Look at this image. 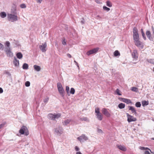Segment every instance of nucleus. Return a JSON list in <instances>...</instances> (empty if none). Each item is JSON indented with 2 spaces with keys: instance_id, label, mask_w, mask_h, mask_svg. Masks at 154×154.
I'll list each match as a JSON object with an SVG mask.
<instances>
[{
  "instance_id": "79ce46f5",
  "label": "nucleus",
  "mask_w": 154,
  "mask_h": 154,
  "mask_svg": "<svg viewBox=\"0 0 154 154\" xmlns=\"http://www.w3.org/2000/svg\"><path fill=\"white\" fill-rule=\"evenodd\" d=\"M4 73L8 75V76H10L11 75V74L10 72L7 70H5L4 71Z\"/></svg>"
},
{
  "instance_id": "052dcab7",
  "label": "nucleus",
  "mask_w": 154,
  "mask_h": 154,
  "mask_svg": "<svg viewBox=\"0 0 154 154\" xmlns=\"http://www.w3.org/2000/svg\"><path fill=\"white\" fill-rule=\"evenodd\" d=\"M95 1L97 3H100L99 0H95Z\"/></svg>"
},
{
  "instance_id": "cd10ccee",
  "label": "nucleus",
  "mask_w": 154,
  "mask_h": 154,
  "mask_svg": "<svg viewBox=\"0 0 154 154\" xmlns=\"http://www.w3.org/2000/svg\"><path fill=\"white\" fill-rule=\"evenodd\" d=\"M146 61L149 63L154 64V59H147Z\"/></svg>"
},
{
  "instance_id": "473e14b6",
  "label": "nucleus",
  "mask_w": 154,
  "mask_h": 154,
  "mask_svg": "<svg viewBox=\"0 0 154 154\" xmlns=\"http://www.w3.org/2000/svg\"><path fill=\"white\" fill-rule=\"evenodd\" d=\"M114 55L116 57L120 55V53L118 50H116L114 53Z\"/></svg>"
},
{
  "instance_id": "c03bdc74",
  "label": "nucleus",
  "mask_w": 154,
  "mask_h": 154,
  "mask_svg": "<svg viewBox=\"0 0 154 154\" xmlns=\"http://www.w3.org/2000/svg\"><path fill=\"white\" fill-rule=\"evenodd\" d=\"M25 85L26 87H29L30 85V82L29 81H27L25 83Z\"/></svg>"
},
{
  "instance_id": "c85d7f7f",
  "label": "nucleus",
  "mask_w": 154,
  "mask_h": 154,
  "mask_svg": "<svg viewBox=\"0 0 154 154\" xmlns=\"http://www.w3.org/2000/svg\"><path fill=\"white\" fill-rule=\"evenodd\" d=\"M133 38L134 41L139 40V35H133Z\"/></svg>"
},
{
  "instance_id": "412c9836",
  "label": "nucleus",
  "mask_w": 154,
  "mask_h": 154,
  "mask_svg": "<svg viewBox=\"0 0 154 154\" xmlns=\"http://www.w3.org/2000/svg\"><path fill=\"white\" fill-rule=\"evenodd\" d=\"M71 121V119H67L63 121L62 123L63 125H66L69 124Z\"/></svg>"
},
{
  "instance_id": "a211bd4d",
  "label": "nucleus",
  "mask_w": 154,
  "mask_h": 154,
  "mask_svg": "<svg viewBox=\"0 0 154 154\" xmlns=\"http://www.w3.org/2000/svg\"><path fill=\"white\" fill-rule=\"evenodd\" d=\"M134 42L135 45L138 47H140L142 45V42L139 40L134 41Z\"/></svg>"
},
{
  "instance_id": "c756f323",
  "label": "nucleus",
  "mask_w": 154,
  "mask_h": 154,
  "mask_svg": "<svg viewBox=\"0 0 154 154\" xmlns=\"http://www.w3.org/2000/svg\"><path fill=\"white\" fill-rule=\"evenodd\" d=\"M28 65L27 64L24 63L23 66V68L24 69H27L28 68Z\"/></svg>"
},
{
  "instance_id": "09e8293b",
  "label": "nucleus",
  "mask_w": 154,
  "mask_h": 154,
  "mask_svg": "<svg viewBox=\"0 0 154 154\" xmlns=\"http://www.w3.org/2000/svg\"><path fill=\"white\" fill-rule=\"evenodd\" d=\"M75 149L76 151H79V148L77 146H75Z\"/></svg>"
},
{
  "instance_id": "b1692460",
  "label": "nucleus",
  "mask_w": 154,
  "mask_h": 154,
  "mask_svg": "<svg viewBox=\"0 0 154 154\" xmlns=\"http://www.w3.org/2000/svg\"><path fill=\"white\" fill-rule=\"evenodd\" d=\"M34 67L35 69L37 71H39L41 70V67L38 66L37 65H34Z\"/></svg>"
},
{
  "instance_id": "72a5a7b5",
  "label": "nucleus",
  "mask_w": 154,
  "mask_h": 154,
  "mask_svg": "<svg viewBox=\"0 0 154 154\" xmlns=\"http://www.w3.org/2000/svg\"><path fill=\"white\" fill-rule=\"evenodd\" d=\"M106 5L109 7H111L112 6V4L109 1H107L106 2Z\"/></svg>"
},
{
  "instance_id": "5fc2aeb1",
  "label": "nucleus",
  "mask_w": 154,
  "mask_h": 154,
  "mask_svg": "<svg viewBox=\"0 0 154 154\" xmlns=\"http://www.w3.org/2000/svg\"><path fill=\"white\" fill-rule=\"evenodd\" d=\"M3 92V90L2 89V88H0V94L2 93Z\"/></svg>"
},
{
  "instance_id": "f704fd0d",
  "label": "nucleus",
  "mask_w": 154,
  "mask_h": 154,
  "mask_svg": "<svg viewBox=\"0 0 154 154\" xmlns=\"http://www.w3.org/2000/svg\"><path fill=\"white\" fill-rule=\"evenodd\" d=\"M131 90L132 91L137 92L138 91V89L136 87H132L131 88Z\"/></svg>"
},
{
  "instance_id": "5701e85b",
  "label": "nucleus",
  "mask_w": 154,
  "mask_h": 154,
  "mask_svg": "<svg viewBox=\"0 0 154 154\" xmlns=\"http://www.w3.org/2000/svg\"><path fill=\"white\" fill-rule=\"evenodd\" d=\"M79 120L81 121H85L87 122H89L90 121L89 120L87 117H86L80 118L79 119Z\"/></svg>"
},
{
  "instance_id": "7ed1b4c3",
  "label": "nucleus",
  "mask_w": 154,
  "mask_h": 154,
  "mask_svg": "<svg viewBox=\"0 0 154 154\" xmlns=\"http://www.w3.org/2000/svg\"><path fill=\"white\" fill-rule=\"evenodd\" d=\"M19 133L22 134H25V135L27 136L29 134V132L27 128L24 126H23L19 131Z\"/></svg>"
},
{
  "instance_id": "bf43d9fd",
  "label": "nucleus",
  "mask_w": 154,
  "mask_h": 154,
  "mask_svg": "<svg viewBox=\"0 0 154 154\" xmlns=\"http://www.w3.org/2000/svg\"><path fill=\"white\" fill-rule=\"evenodd\" d=\"M76 154H82L80 152H77L76 153Z\"/></svg>"
},
{
  "instance_id": "0e129e2a",
  "label": "nucleus",
  "mask_w": 154,
  "mask_h": 154,
  "mask_svg": "<svg viewBox=\"0 0 154 154\" xmlns=\"http://www.w3.org/2000/svg\"><path fill=\"white\" fill-rule=\"evenodd\" d=\"M74 62L75 63H77V62H76L75 60L74 61Z\"/></svg>"
},
{
  "instance_id": "1a4fd4ad",
  "label": "nucleus",
  "mask_w": 154,
  "mask_h": 154,
  "mask_svg": "<svg viewBox=\"0 0 154 154\" xmlns=\"http://www.w3.org/2000/svg\"><path fill=\"white\" fill-rule=\"evenodd\" d=\"M47 43L46 42L42 45H39V48L43 52H45L46 51Z\"/></svg>"
},
{
  "instance_id": "393cba45",
  "label": "nucleus",
  "mask_w": 154,
  "mask_h": 154,
  "mask_svg": "<svg viewBox=\"0 0 154 154\" xmlns=\"http://www.w3.org/2000/svg\"><path fill=\"white\" fill-rule=\"evenodd\" d=\"M118 106L119 108L120 109H122L125 107V105L124 103H121L119 104Z\"/></svg>"
},
{
  "instance_id": "69168bd1",
  "label": "nucleus",
  "mask_w": 154,
  "mask_h": 154,
  "mask_svg": "<svg viewBox=\"0 0 154 154\" xmlns=\"http://www.w3.org/2000/svg\"><path fill=\"white\" fill-rule=\"evenodd\" d=\"M153 71L154 72V67L153 68Z\"/></svg>"
},
{
  "instance_id": "49530a36",
  "label": "nucleus",
  "mask_w": 154,
  "mask_h": 154,
  "mask_svg": "<svg viewBox=\"0 0 154 154\" xmlns=\"http://www.w3.org/2000/svg\"><path fill=\"white\" fill-rule=\"evenodd\" d=\"M4 48V46L3 45H2V44L0 43V49H2V50Z\"/></svg>"
},
{
  "instance_id": "6e6552de",
  "label": "nucleus",
  "mask_w": 154,
  "mask_h": 154,
  "mask_svg": "<svg viewBox=\"0 0 154 154\" xmlns=\"http://www.w3.org/2000/svg\"><path fill=\"white\" fill-rule=\"evenodd\" d=\"M99 49V48H94L88 51L87 53V54L89 56L91 54L96 53L98 51Z\"/></svg>"
},
{
  "instance_id": "338daca9",
  "label": "nucleus",
  "mask_w": 154,
  "mask_h": 154,
  "mask_svg": "<svg viewBox=\"0 0 154 154\" xmlns=\"http://www.w3.org/2000/svg\"><path fill=\"white\" fill-rule=\"evenodd\" d=\"M152 139H153V140H154V138H152Z\"/></svg>"
},
{
  "instance_id": "6e6d98bb",
  "label": "nucleus",
  "mask_w": 154,
  "mask_h": 154,
  "mask_svg": "<svg viewBox=\"0 0 154 154\" xmlns=\"http://www.w3.org/2000/svg\"><path fill=\"white\" fill-rule=\"evenodd\" d=\"M98 132H99V133H102V130L101 129H98Z\"/></svg>"
},
{
  "instance_id": "6ab92c4d",
  "label": "nucleus",
  "mask_w": 154,
  "mask_h": 154,
  "mask_svg": "<svg viewBox=\"0 0 154 154\" xmlns=\"http://www.w3.org/2000/svg\"><path fill=\"white\" fill-rule=\"evenodd\" d=\"M129 110H131L132 113H134L135 115L137 114L135 108L132 106H129Z\"/></svg>"
},
{
  "instance_id": "37998d69",
  "label": "nucleus",
  "mask_w": 154,
  "mask_h": 154,
  "mask_svg": "<svg viewBox=\"0 0 154 154\" xmlns=\"http://www.w3.org/2000/svg\"><path fill=\"white\" fill-rule=\"evenodd\" d=\"M103 8L104 10H106L107 11H109L110 9L109 8L105 6H103Z\"/></svg>"
},
{
  "instance_id": "a878e982",
  "label": "nucleus",
  "mask_w": 154,
  "mask_h": 154,
  "mask_svg": "<svg viewBox=\"0 0 154 154\" xmlns=\"http://www.w3.org/2000/svg\"><path fill=\"white\" fill-rule=\"evenodd\" d=\"M16 56L17 58L21 59L23 57V55L21 52H19L17 54Z\"/></svg>"
},
{
  "instance_id": "13d9d810",
  "label": "nucleus",
  "mask_w": 154,
  "mask_h": 154,
  "mask_svg": "<svg viewBox=\"0 0 154 154\" xmlns=\"http://www.w3.org/2000/svg\"><path fill=\"white\" fill-rule=\"evenodd\" d=\"M141 33L142 34L144 33L143 30L142 29H141Z\"/></svg>"
},
{
  "instance_id": "2eb2a0df",
  "label": "nucleus",
  "mask_w": 154,
  "mask_h": 154,
  "mask_svg": "<svg viewBox=\"0 0 154 154\" xmlns=\"http://www.w3.org/2000/svg\"><path fill=\"white\" fill-rule=\"evenodd\" d=\"M146 34L148 38L150 40H151L152 39V38L151 37V34L150 31L148 30L147 31Z\"/></svg>"
},
{
  "instance_id": "4468645a",
  "label": "nucleus",
  "mask_w": 154,
  "mask_h": 154,
  "mask_svg": "<svg viewBox=\"0 0 154 154\" xmlns=\"http://www.w3.org/2000/svg\"><path fill=\"white\" fill-rule=\"evenodd\" d=\"M137 54V51L136 50H134L133 51V52H132L131 55L133 58L136 59L138 57Z\"/></svg>"
},
{
  "instance_id": "4be33fe9",
  "label": "nucleus",
  "mask_w": 154,
  "mask_h": 154,
  "mask_svg": "<svg viewBox=\"0 0 154 154\" xmlns=\"http://www.w3.org/2000/svg\"><path fill=\"white\" fill-rule=\"evenodd\" d=\"M133 35H138V31L137 28L135 27H134L133 29Z\"/></svg>"
},
{
  "instance_id": "bb28decb",
  "label": "nucleus",
  "mask_w": 154,
  "mask_h": 154,
  "mask_svg": "<svg viewBox=\"0 0 154 154\" xmlns=\"http://www.w3.org/2000/svg\"><path fill=\"white\" fill-rule=\"evenodd\" d=\"M0 16L2 18L5 17L6 16V14L4 12H1L0 13Z\"/></svg>"
},
{
  "instance_id": "ea45409f",
  "label": "nucleus",
  "mask_w": 154,
  "mask_h": 154,
  "mask_svg": "<svg viewBox=\"0 0 154 154\" xmlns=\"http://www.w3.org/2000/svg\"><path fill=\"white\" fill-rule=\"evenodd\" d=\"M141 104L140 102H136L135 103V106L137 107H140L141 106Z\"/></svg>"
},
{
  "instance_id": "9d476101",
  "label": "nucleus",
  "mask_w": 154,
  "mask_h": 154,
  "mask_svg": "<svg viewBox=\"0 0 154 154\" xmlns=\"http://www.w3.org/2000/svg\"><path fill=\"white\" fill-rule=\"evenodd\" d=\"M77 139L81 142L82 141L87 140H88V138L85 135L82 134L81 136L78 137Z\"/></svg>"
},
{
  "instance_id": "603ef678",
  "label": "nucleus",
  "mask_w": 154,
  "mask_h": 154,
  "mask_svg": "<svg viewBox=\"0 0 154 154\" xmlns=\"http://www.w3.org/2000/svg\"><path fill=\"white\" fill-rule=\"evenodd\" d=\"M81 22L82 24L84 23L85 21H84V20L83 18H82V20L81 21Z\"/></svg>"
},
{
  "instance_id": "f257e3e1",
  "label": "nucleus",
  "mask_w": 154,
  "mask_h": 154,
  "mask_svg": "<svg viewBox=\"0 0 154 154\" xmlns=\"http://www.w3.org/2000/svg\"><path fill=\"white\" fill-rule=\"evenodd\" d=\"M10 43L9 41H6L5 44V47L4 51L7 56L9 57H12L13 56V54L12 52V49L10 47Z\"/></svg>"
},
{
  "instance_id": "dca6fc26",
  "label": "nucleus",
  "mask_w": 154,
  "mask_h": 154,
  "mask_svg": "<svg viewBox=\"0 0 154 154\" xmlns=\"http://www.w3.org/2000/svg\"><path fill=\"white\" fill-rule=\"evenodd\" d=\"M96 116H97V118L99 120L101 121L102 120L103 118V116L100 112L98 114H96Z\"/></svg>"
},
{
  "instance_id": "c9c22d12",
  "label": "nucleus",
  "mask_w": 154,
  "mask_h": 154,
  "mask_svg": "<svg viewBox=\"0 0 154 154\" xmlns=\"http://www.w3.org/2000/svg\"><path fill=\"white\" fill-rule=\"evenodd\" d=\"M75 92V90L73 88H71L70 89V91L69 92V94H73Z\"/></svg>"
},
{
  "instance_id": "f8f14e48",
  "label": "nucleus",
  "mask_w": 154,
  "mask_h": 154,
  "mask_svg": "<svg viewBox=\"0 0 154 154\" xmlns=\"http://www.w3.org/2000/svg\"><path fill=\"white\" fill-rule=\"evenodd\" d=\"M102 112L107 117H110V115L106 108H103L102 109Z\"/></svg>"
},
{
  "instance_id": "aec40b11",
  "label": "nucleus",
  "mask_w": 154,
  "mask_h": 154,
  "mask_svg": "<svg viewBox=\"0 0 154 154\" xmlns=\"http://www.w3.org/2000/svg\"><path fill=\"white\" fill-rule=\"evenodd\" d=\"M13 63L16 66L18 67L19 66V61L15 57L14 58V60Z\"/></svg>"
},
{
  "instance_id": "de8ad7c7",
  "label": "nucleus",
  "mask_w": 154,
  "mask_h": 154,
  "mask_svg": "<svg viewBox=\"0 0 154 154\" xmlns=\"http://www.w3.org/2000/svg\"><path fill=\"white\" fill-rule=\"evenodd\" d=\"M142 34V36L144 39V40H146V37L145 36V33H143Z\"/></svg>"
},
{
  "instance_id": "0eeeda50",
  "label": "nucleus",
  "mask_w": 154,
  "mask_h": 154,
  "mask_svg": "<svg viewBox=\"0 0 154 154\" xmlns=\"http://www.w3.org/2000/svg\"><path fill=\"white\" fill-rule=\"evenodd\" d=\"M126 115L128 117V121L129 122H135L137 120L136 118H134L133 116L129 115L128 113H127Z\"/></svg>"
},
{
  "instance_id": "2f4dec72",
  "label": "nucleus",
  "mask_w": 154,
  "mask_h": 154,
  "mask_svg": "<svg viewBox=\"0 0 154 154\" xmlns=\"http://www.w3.org/2000/svg\"><path fill=\"white\" fill-rule=\"evenodd\" d=\"M140 149H141V150H146V149H149L150 150V152H151V153H153V152L151 151V150L149 149L148 148H147V147H143V146H140Z\"/></svg>"
},
{
  "instance_id": "58836bf2",
  "label": "nucleus",
  "mask_w": 154,
  "mask_h": 154,
  "mask_svg": "<svg viewBox=\"0 0 154 154\" xmlns=\"http://www.w3.org/2000/svg\"><path fill=\"white\" fill-rule=\"evenodd\" d=\"M95 112L96 113V114H97L99 113H100V109L99 108L97 107L95 109Z\"/></svg>"
},
{
  "instance_id": "9b49d317",
  "label": "nucleus",
  "mask_w": 154,
  "mask_h": 154,
  "mask_svg": "<svg viewBox=\"0 0 154 154\" xmlns=\"http://www.w3.org/2000/svg\"><path fill=\"white\" fill-rule=\"evenodd\" d=\"M118 99L120 101L125 103L127 104L131 103H132L131 100L128 99L119 97Z\"/></svg>"
},
{
  "instance_id": "39448f33",
  "label": "nucleus",
  "mask_w": 154,
  "mask_h": 154,
  "mask_svg": "<svg viewBox=\"0 0 154 154\" xmlns=\"http://www.w3.org/2000/svg\"><path fill=\"white\" fill-rule=\"evenodd\" d=\"M63 131L62 127L59 126L58 127L55 128L54 132L57 134L60 135L62 134Z\"/></svg>"
},
{
  "instance_id": "e433bc0d",
  "label": "nucleus",
  "mask_w": 154,
  "mask_h": 154,
  "mask_svg": "<svg viewBox=\"0 0 154 154\" xmlns=\"http://www.w3.org/2000/svg\"><path fill=\"white\" fill-rule=\"evenodd\" d=\"M66 90L68 95H69V88L68 86H66Z\"/></svg>"
},
{
  "instance_id": "20e7f679",
  "label": "nucleus",
  "mask_w": 154,
  "mask_h": 154,
  "mask_svg": "<svg viewBox=\"0 0 154 154\" xmlns=\"http://www.w3.org/2000/svg\"><path fill=\"white\" fill-rule=\"evenodd\" d=\"M57 87L58 91L60 94L62 96H64V91L63 88L62 87L61 84L60 82H58L57 83Z\"/></svg>"
},
{
  "instance_id": "423d86ee",
  "label": "nucleus",
  "mask_w": 154,
  "mask_h": 154,
  "mask_svg": "<svg viewBox=\"0 0 154 154\" xmlns=\"http://www.w3.org/2000/svg\"><path fill=\"white\" fill-rule=\"evenodd\" d=\"M49 118L51 120H54L56 119H58L60 116V114H57L56 115H54L52 114H49L48 115Z\"/></svg>"
},
{
  "instance_id": "3c124183",
  "label": "nucleus",
  "mask_w": 154,
  "mask_h": 154,
  "mask_svg": "<svg viewBox=\"0 0 154 154\" xmlns=\"http://www.w3.org/2000/svg\"><path fill=\"white\" fill-rule=\"evenodd\" d=\"M144 154H151L150 152H149V151H146L145 152V153H144Z\"/></svg>"
},
{
  "instance_id": "864d4df0",
  "label": "nucleus",
  "mask_w": 154,
  "mask_h": 154,
  "mask_svg": "<svg viewBox=\"0 0 154 154\" xmlns=\"http://www.w3.org/2000/svg\"><path fill=\"white\" fill-rule=\"evenodd\" d=\"M67 55L69 58H71L72 57L71 55L70 54L68 53L67 54Z\"/></svg>"
},
{
  "instance_id": "f03ea898",
  "label": "nucleus",
  "mask_w": 154,
  "mask_h": 154,
  "mask_svg": "<svg viewBox=\"0 0 154 154\" xmlns=\"http://www.w3.org/2000/svg\"><path fill=\"white\" fill-rule=\"evenodd\" d=\"M7 16L8 20L9 21L14 22L18 20V17L17 14H8Z\"/></svg>"
},
{
  "instance_id": "7c9ffc66",
  "label": "nucleus",
  "mask_w": 154,
  "mask_h": 154,
  "mask_svg": "<svg viewBox=\"0 0 154 154\" xmlns=\"http://www.w3.org/2000/svg\"><path fill=\"white\" fill-rule=\"evenodd\" d=\"M142 103L143 106H144L148 105L149 102L148 101H146L145 100H144L142 101Z\"/></svg>"
},
{
  "instance_id": "a18cd8bd",
  "label": "nucleus",
  "mask_w": 154,
  "mask_h": 154,
  "mask_svg": "<svg viewBox=\"0 0 154 154\" xmlns=\"http://www.w3.org/2000/svg\"><path fill=\"white\" fill-rule=\"evenodd\" d=\"M20 7L22 8H25L26 7L25 4H23L20 5Z\"/></svg>"
},
{
  "instance_id": "f3484780",
  "label": "nucleus",
  "mask_w": 154,
  "mask_h": 154,
  "mask_svg": "<svg viewBox=\"0 0 154 154\" xmlns=\"http://www.w3.org/2000/svg\"><path fill=\"white\" fill-rule=\"evenodd\" d=\"M117 147L120 150L124 151H125L127 150L125 146L121 145H118Z\"/></svg>"
},
{
  "instance_id": "e2e57ef3",
  "label": "nucleus",
  "mask_w": 154,
  "mask_h": 154,
  "mask_svg": "<svg viewBox=\"0 0 154 154\" xmlns=\"http://www.w3.org/2000/svg\"><path fill=\"white\" fill-rule=\"evenodd\" d=\"M97 17H98V18H101V17H100V16L99 15H97Z\"/></svg>"
},
{
  "instance_id": "4c0bfd02",
  "label": "nucleus",
  "mask_w": 154,
  "mask_h": 154,
  "mask_svg": "<svg viewBox=\"0 0 154 154\" xmlns=\"http://www.w3.org/2000/svg\"><path fill=\"white\" fill-rule=\"evenodd\" d=\"M49 100V98L48 97H47L46 98L44 99L43 100V102L45 103V104L44 105L48 103Z\"/></svg>"
},
{
  "instance_id": "8fccbe9b",
  "label": "nucleus",
  "mask_w": 154,
  "mask_h": 154,
  "mask_svg": "<svg viewBox=\"0 0 154 154\" xmlns=\"http://www.w3.org/2000/svg\"><path fill=\"white\" fill-rule=\"evenodd\" d=\"M62 44L64 45H66V42L65 39H64L62 41Z\"/></svg>"
},
{
  "instance_id": "680f3d73",
  "label": "nucleus",
  "mask_w": 154,
  "mask_h": 154,
  "mask_svg": "<svg viewBox=\"0 0 154 154\" xmlns=\"http://www.w3.org/2000/svg\"><path fill=\"white\" fill-rule=\"evenodd\" d=\"M75 64L77 66L78 68L79 69V65H78V63L77 62V63H75Z\"/></svg>"
},
{
  "instance_id": "4d7b16f0",
  "label": "nucleus",
  "mask_w": 154,
  "mask_h": 154,
  "mask_svg": "<svg viewBox=\"0 0 154 154\" xmlns=\"http://www.w3.org/2000/svg\"><path fill=\"white\" fill-rule=\"evenodd\" d=\"M4 125V124H1L0 125V129Z\"/></svg>"
},
{
  "instance_id": "ddd939ff",
  "label": "nucleus",
  "mask_w": 154,
  "mask_h": 154,
  "mask_svg": "<svg viewBox=\"0 0 154 154\" xmlns=\"http://www.w3.org/2000/svg\"><path fill=\"white\" fill-rule=\"evenodd\" d=\"M11 14H17L16 6L14 5H13L11 8Z\"/></svg>"
},
{
  "instance_id": "a19ab883",
  "label": "nucleus",
  "mask_w": 154,
  "mask_h": 154,
  "mask_svg": "<svg viewBox=\"0 0 154 154\" xmlns=\"http://www.w3.org/2000/svg\"><path fill=\"white\" fill-rule=\"evenodd\" d=\"M116 92L118 95H122V94L120 93V91L118 88L116 90Z\"/></svg>"
}]
</instances>
